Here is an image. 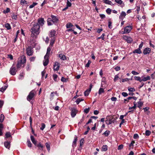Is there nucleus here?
Instances as JSON below:
<instances>
[{"label":"nucleus","mask_w":155,"mask_h":155,"mask_svg":"<svg viewBox=\"0 0 155 155\" xmlns=\"http://www.w3.org/2000/svg\"><path fill=\"white\" fill-rule=\"evenodd\" d=\"M110 132L108 130H107L103 134L105 136L107 137L110 134Z\"/></svg>","instance_id":"obj_32"},{"label":"nucleus","mask_w":155,"mask_h":155,"mask_svg":"<svg viewBox=\"0 0 155 155\" xmlns=\"http://www.w3.org/2000/svg\"><path fill=\"white\" fill-rule=\"evenodd\" d=\"M128 90L129 91L134 92L135 91V90L134 88H130L128 89Z\"/></svg>","instance_id":"obj_56"},{"label":"nucleus","mask_w":155,"mask_h":155,"mask_svg":"<svg viewBox=\"0 0 155 155\" xmlns=\"http://www.w3.org/2000/svg\"><path fill=\"white\" fill-rule=\"evenodd\" d=\"M134 78L135 80L139 81L140 82H141L142 81L141 78L140 77L134 76Z\"/></svg>","instance_id":"obj_33"},{"label":"nucleus","mask_w":155,"mask_h":155,"mask_svg":"<svg viewBox=\"0 0 155 155\" xmlns=\"http://www.w3.org/2000/svg\"><path fill=\"white\" fill-rule=\"evenodd\" d=\"M151 134V132L149 130H146L145 131V135L146 136H149Z\"/></svg>","instance_id":"obj_47"},{"label":"nucleus","mask_w":155,"mask_h":155,"mask_svg":"<svg viewBox=\"0 0 155 155\" xmlns=\"http://www.w3.org/2000/svg\"><path fill=\"white\" fill-rule=\"evenodd\" d=\"M77 113V110H76L74 109H72L71 112V117H74L76 115Z\"/></svg>","instance_id":"obj_18"},{"label":"nucleus","mask_w":155,"mask_h":155,"mask_svg":"<svg viewBox=\"0 0 155 155\" xmlns=\"http://www.w3.org/2000/svg\"><path fill=\"white\" fill-rule=\"evenodd\" d=\"M150 77L149 76H147L146 77H143L142 79H141L142 81H145L147 80H150Z\"/></svg>","instance_id":"obj_30"},{"label":"nucleus","mask_w":155,"mask_h":155,"mask_svg":"<svg viewBox=\"0 0 155 155\" xmlns=\"http://www.w3.org/2000/svg\"><path fill=\"white\" fill-rule=\"evenodd\" d=\"M7 87V85L3 87H2L1 88V90H0L1 91L3 92L5 91V90Z\"/></svg>","instance_id":"obj_53"},{"label":"nucleus","mask_w":155,"mask_h":155,"mask_svg":"<svg viewBox=\"0 0 155 155\" xmlns=\"http://www.w3.org/2000/svg\"><path fill=\"white\" fill-rule=\"evenodd\" d=\"M6 141L4 142V146L5 147L8 149H9L10 147V140H6Z\"/></svg>","instance_id":"obj_12"},{"label":"nucleus","mask_w":155,"mask_h":155,"mask_svg":"<svg viewBox=\"0 0 155 155\" xmlns=\"http://www.w3.org/2000/svg\"><path fill=\"white\" fill-rule=\"evenodd\" d=\"M36 145L38 148L39 149L41 150H43L44 147L40 143H39L37 145L36 144Z\"/></svg>","instance_id":"obj_28"},{"label":"nucleus","mask_w":155,"mask_h":155,"mask_svg":"<svg viewBox=\"0 0 155 155\" xmlns=\"http://www.w3.org/2000/svg\"><path fill=\"white\" fill-rule=\"evenodd\" d=\"M31 36L34 39H35L37 38L40 32V31L34 29L32 28L31 29Z\"/></svg>","instance_id":"obj_2"},{"label":"nucleus","mask_w":155,"mask_h":155,"mask_svg":"<svg viewBox=\"0 0 155 155\" xmlns=\"http://www.w3.org/2000/svg\"><path fill=\"white\" fill-rule=\"evenodd\" d=\"M143 104V103L142 102L139 101L137 103V107L139 108H140V107L142 106Z\"/></svg>","instance_id":"obj_37"},{"label":"nucleus","mask_w":155,"mask_h":155,"mask_svg":"<svg viewBox=\"0 0 155 155\" xmlns=\"http://www.w3.org/2000/svg\"><path fill=\"white\" fill-rule=\"evenodd\" d=\"M151 49L149 48H145L143 51V53L144 54L146 55L149 54L150 52Z\"/></svg>","instance_id":"obj_17"},{"label":"nucleus","mask_w":155,"mask_h":155,"mask_svg":"<svg viewBox=\"0 0 155 155\" xmlns=\"http://www.w3.org/2000/svg\"><path fill=\"white\" fill-rule=\"evenodd\" d=\"M60 67V63L58 62H55L54 65V71H58Z\"/></svg>","instance_id":"obj_10"},{"label":"nucleus","mask_w":155,"mask_h":155,"mask_svg":"<svg viewBox=\"0 0 155 155\" xmlns=\"http://www.w3.org/2000/svg\"><path fill=\"white\" fill-rule=\"evenodd\" d=\"M107 150V146L105 145H103L102 147V151H105Z\"/></svg>","instance_id":"obj_35"},{"label":"nucleus","mask_w":155,"mask_h":155,"mask_svg":"<svg viewBox=\"0 0 155 155\" xmlns=\"http://www.w3.org/2000/svg\"><path fill=\"white\" fill-rule=\"evenodd\" d=\"M104 92V89L103 88H101L98 91V94L100 95Z\"/></svg>","instance_id":"obj_42"},{"label":"nucleus","mask_w":155,"mask_h":155,"mask_svg":"<svg viewBox=\"0 0 155 155\" xmlns=\"http://www.w3.org/2000/svg\"><path fill=\"white\" fill-rule=\"evenodd\" d=\"M131 73L134 75H137L139 74V73L134 71H133L131 72Z\"/></svg>","instance_id":"obj_58"},{"label":"nucleus","mask_w":155,"mask_h":155,"mask_svg":"<svg viewBox=\"0 0 155 155\" xmlns=\"http://www.w3.org/2000/svg\"><path fill=\"white\" fill-rule=\"evenodd\" d=\"M58 78V75L56 74L53 75V78L54 80L55 81H57V78Z\"/></svg>","instance_id":"obj_52"},{"label":"nucleus","mask_w":155,"mask_h":155,"mask_svg":"<svg viewBox=\"0 0 155 155\" xmlns=\"http://www.w3.org/2000/svg\"><path fill=\"white\" fill-rule=\"evenodd\" d=\"M90 110V108L88 107L87 108H86L84 110V112L86 114H87Z\"/></svg>","instance_id":"obj_57"},{"label":"nucleus","mask_w":155,"mask_h":155,"mask_svg":"<svg viewBox=\"0 0 155 155\" xmlns=\"http://www.w3.org/2000/svg\"><path fill=\"white\" fill-rule=\"evenodd\" d=\"M27 145L28 147H31L32 144L29 140H27Z\"/></svg>","instance_id":"obj_51"},{"label":"nucleus","mask_w":155,"mask_h":155,"mask_svg":"<svg viewBox=\"0 0 155 155\" xmlns=\"http://www.w3.org/2000/svg\"><path fill=\"white\" fill-rule=\"evenodd\" d=\"M104 2L106 4H107L110 5H113L112 2L109 0H104Z\"/></svg>","instance_id":"obj_29"},{"label":"nucleus","mask_w":155,"mask_h":155,"mask_svg":"<svg viewBox=\"0 0 155 155\" xmlns=\"http://www.w3.org/2000/svg\"><path fill=\"white\" fill-rule=\"evenodd\" d=\"M5 27L7 28L8 30L11 29V26L8 23H6L5 25Z\"/></svg>","instance_id":"obj_41"},{"label":"nucleus","mask_w":155,"mask_h":155,"mask_svg":"<svg viewBox=\"0 0 155 155\" xmlns=\"http://www.w3.org/2000/svg\"><path fill=\"white\" fill-rule=\"evenodd\" d=\"M133 53H137L138 54H140L142 53L141 49H139V48H137L135 50L133 51Z\"/></svg>","instance_id":"obj_27"},{"label":"nucleus","mask_w":155,"mask_h":155,"mask_svg":"<svg viewBox=\"0 0 155 155\" xmlns=\"http://www.w3.org/2000/svg\"><path fill=\"white\" fill-rule=\"evenodd\" d=\"M135 106H133L132 107H130L129 108V110H130L128 112H132L133 113V109H135Z\"/></svg>","instance_id":"obj_40"},{"label":"nucleus","mask_w":155,"mask_h":155,"mask_svg":"<svg viewBox=\"0 0 155 155\" xmlns=\"http://www.w3.org/2000/svg\"><path fill=\"white\" fill-rule=\"evenodd\" d=\"M30 137H31V141L33 143V144H34L35 145H36V143H37V141H36L35 140V139L34 137L33 136L31 135V136Z\"/></svg>","instance_id":"obj_24"},{"label":"nucleus","mask_w":155,"mask_h":155,"mask_svg":"<svg viewBox=\"0 0 155 155\" xmlns=\"http://www.w3.org/2000/svg\"><path fill=\"white\" fill-rule=\"evenodd\" d=\"M134 139H136L139 138V136L137 134H135L134 136Z\"/></svg>","instance_id":"obj_64"},{"label":"nucleus","mask_w":155,"mask_h":155,"mask_svg":"<svg viewBox=\"0 0 155 155\" xmlns=\"http://www.w3.org/2000/svg\"><path fill=\"white\" fill-rule=\"evenodd\" d=\"M126 15V13L125 12L122 11L120 13V15L119 17V19L123 20L124 18L125 17Z\"/></svg>","instance_id":"obj_20"},{"label":"nucleus","mask_w":155,"mask_h":155,"mask_svg":"<svg viewBox=\"0 0 155 155\" xmlns=\"http://www.w3.org/2000/svg\"><path fill=\"white\" fill-rule=\"evenodd\" d=\"M10 11V8H7L6 10H4L3 13L4 14H6V13H7L9 12Z\"/></svg>","instance_id":"obj_46"},{"label":"nucleus","mask_w":155,"mask_h":155,"mask_svg":"<svg viewBox=\"0 0 155 155\" xmlns=\"http://www.w3.org/2000/svg\"><path fill=\"white\" fill-rule=\"evenodd\" d=\"M47 22L48 25H52L54 23L51 17L48 18V19Z\"/></svg>","instance_id":"obj_21"},{"label":"nucleus","mask_w":155,"mask_h":155,"mask_svg":"<svg viewBox=\"0 0 155 155\" xmlns=\"http://www.w3.org/2000/svg\"><path fill=\"white\" fill-rule=\"evenodd\" d=\"M121 94L124 97H127L128 95V94L127 93L125 92L122 93Z\"/></svg>","instance_id":"obj_61"},{"label":"nucleus","mask_w":155,"mask_h":155,"mask_svg":"<svg viewBox=\"0 0 155 155\" xmlns=\"http://www.w3.org/2000/svg\"><path fill=\"white\" fill-rule=\"evenodd\" d=\"M73 26V25L70 23H68L67 24L66 26L67 28H69Z\"/></svg>","instance_id":"obj_39"},{"label":"nucleus","mask_w":155,"mask_h":155,"mask_svg":"<svg viewBox=\"0 0 155 155\" xmlns=\"http://www.w3.org/2000/svg\"><path fill=\"white\" fill-rule=\"evenodd\" d=\"M114 69L116 71H118L120 69V67L117 66Z\"/></svg>","instance_id":"obj_62"},{"label":"nucleus","mask_w":155,"mask_h":155,"mask_svg":"<svg viewBox=\"0 0 155 155\" xmlns=\"http://www.w3.org/2000/svg\"><path fill=\"white\" fill-rule=\"evenodd\" d=\"M31 36L34 39H35L37 38L40 32V31L34 29L32 28L31 29Z\"/></svg>","instance_id":"obj_3"},{"label":"nucleus","mask_w":155,"mask_h":155,"mask_svg":"<svg viewBox=\"0 0 155 155\" xmlns=\"http://www.w3.org/2000/svg\"><path fill=\"white\" fill-rule=\"evenodd\" d=\"M26 62L25 56L22 55L20 58H19L17 65V68L18 69L21 66L22 64H24Z\"/></svg>","instance_id":"obj_1"},{"label":"nucleus","mask_w":155,"mask_h":155,"mask_svg":"<svg viewBox=\"0 0 155 155\" xmlns=\"http://www.w3.org/2000/svg\"><path fill=\"white\" fill-rule=\"evenodd\" d=\"M116 2L118 4L121 5L123 3V1L121 0H115Z\"/></svg>","instance_id":"obj_49"},{"label":"nucleus","mask_w":155,"mask_h":155,"mask_svg":"<svg viewBox=\"0 0 155 155\" xmlns=\"http://www.w3.org/2000/svg\"><path fill=\"white\" fill-rule=\"evenodd\" d=\"M26 54L29 56L32 55L33 53V48L31 46H28L26 49Z\"/></svg>","instance_id":"obj_5"},{"label":"nucleus","mask_w":155,"mask_h":155,"mask_svg":"<svg viewBox=\"0 0 155 155\" xmlns=\"http://www.w3.org/2000/svg\"><path fill=\"white\" fill-rule=\"evenodd\" d=\"M16 72L17 70L16 69L15 67L12 65L10 69V73L12 75H14L16 74Z\"/></svg>","instance_id":"obj_7"},{"label":"nucleus","mask_w":155,"mask_h":155,"mask_svg":"<svg viewBox=\"0 0 155 155\" xmlns=\"http://www.w3.org/2000/svg\"><path fill=\"white\" fill-rule=\"evenodd\" d=\"M48 0H44L43 2V3L41 4V6L42 7L45 4H47V1Z\"/></svg>","instance_id":"obj_60"},{"label":"nucleus","mask_w":155,"mask_h":155,"mask_svg":"<svg viewBox=\"0 0 155 155\" xmlns=\"http://www.w3.org/2000/svg\"><path fill=\"white\" fill-rule=\"evenodd\" d=\"M91 91V88H90L88 89H87L84 92V95L85 96H87L90 93Z\"/></svg>","instance_id":"obj_26"},{"label":"nucleus","mask_w":155,"mask_h":155,"mask_svg":"<svg viewBox=\"0 0 155 155\" xmlns=\"http://www.w3.org/2000/svg\"><path fill=\"white\" fill-rule=\"evenodd\" d=\"M51 17L52 18L53 21L54 23H57L59 21V18L58 17L56 16L51 15Z\"/></svg>","instance_id":"obj_11"},{"label":"nucleus","mask_w":155,"mask_h":155,"mask_svg":"<svg viewBox=\"0 0 155 155\" xmlns=\"http://www.w3.org/2000/svg\"><path fill=\"white\" fill-rule=\"evenodd\" d=\"M91 62L90 60H88V62L85 66V67H88L89 66L90 64L91 63Z\"/></svg>","instance_id":"obj_55"},{"label":"nucleus","mask_w":155,"mask_h":155,"mask_svg":"<svg viewBox=\"0 0 155 155\" xmlns=\"http://www.w3.org/2000/svg\"><path fill=\"white\" fill-rule=\"evenodd\" d=\"M58 57L62 60H66V57L62 54H59Z\"/></svg>","instance_id":"obj_22"},{"label":"nucleus","mask_w":155,"mask_h":155,"mask_svg":"<svg viewBox=\"0 0 155 155\" xmlns=\"http://www.w3.org/2000/svg\"><path fill=\"white\" fill-rule=\"evenodd\" d=\"M38 4L36 2H34L31 5L29 6V8H33L36 5Z\"/></svg>","instance_id":"obj_45"},{"label":"nucleus","mask_w":155,"mask_h":155,"mask_svg":"<svg viewBox=\"0 0 155 155\" xmlns=\"http://www.w3.org/2000/svg\"><path fill=\"white\" fill-rule=\"evenodd\" d=\"M21 5H25L27 4V2L25 0H21Z\"/></svg>","instance_id":"obj_43"},{"label":"nucleus","mask_w":155,"mask_h":155,"mask_svg":"<svg viewBox=\"0 0 155 155\" xmlns=\"http://www.w3.org/2000/svg\"><path fill=\"white\" fill-rule=\"evenodd\" d=\"M51 50V48L50 47H48L47 49L46 54L44 56V58L49 57Z\"/></svg>","instance_id":"obj_15"},{"label":"nucleus","mask_w":155,"mask_h":155,"mask_svg":"<svg viewBox=\"0 0 155 155\" xmlns=\"http://www.w3.org/2000/svg\"><path fill=\"white\" fill-rule=\"evenodd\" d=\"M56 34V31L54 30H51L50 32L49 36L51 38H54V36Z\"/></svg>","instance_id":"obj_13"},{"label":"nucleus","mask_w":155,"mask_h":155,"mask_svg":"<svg viewBox=\"0 0 155 155\" xmlns=\"http://www.w3.org/2000/svg\"><path fill=\"white\" fill-rule=\"evenodd\" d=\"M45 22V21L43 18H40L38 19V22L36 24H38L40 26V27L41 26V27L44 24Z\"/></svg>","instance_id":"obj_8"},{"label":"nucleus","mask_w":155,"mask_h":155,"mask_svg":"<svg viewBox=\"0 0 155 155\" xmlns=\"http://www.w3.org/2000/svg\"><path fill=\"white\" fill-rule=\"evenodd\" d=\"M55 40V38H51V39L50 46H53Z\"/></svg>","instance_id":"obj_31"},{"label":"nucleus","mask_w":155,"mask_h":155,"mask_svg":"<svg viewBox=\"0 0 155 155\" xmlns=\"http://www.w3.org/2000/svg\"><path fill=\"white\" fill-rule=\"evenodd\" d=\"M119 78L118 74H117L115 76L114 78V82H116Z\"/></svg>","instance_id":"obj_54"},{"label":"nucleus","mask_w":155,"mask_h":155,"mask_svg":"<svg viewBox=\"0 0 155 155\" xmlns=\"http://www.w3.org/2000/svg\"><path fill=\"white\" fill-rule=\"evenodd\" d=\"M132 26L130 25L127 26L124 28V33H129L132 29Z\"/></svg>","instance_id":"obj_6"},{"label":"nucleus","mask_w":155,"mask_h":155,"mask_svg":"<svg viewBox=\"0 0 155 155\" xmlns=\"http://www.w3.org/2000/svg\"><path fill=\"white\" fill-rule=\"evenodd\" d=\"M48 57L47 58H45V61H43V65L44 66H47L49 62Z\"/></svg>","instance_id":"obj_25"},{"label":"nucleus","mask_w":155,"mask_h":155,"mask_svg":"<svg viewBox=\"0 0 155 155\" xmlns=\"http://www.w3.org/2000/svg\"><path fill=\"white\" fill-rule=\"evenodd\" d=\"M5 118V117L3 114H1L0 117V122L2 123L3 121Z\"/></svg>","instance_id":"obj_34"},{"label":"nucleus","mask_w":155,"mask_h":155,"mask_svg":"<svg viewBox=\"0 0 155 155\" xmlns=\"http://www.w3.org/2000/svg\"><path fill=\"white\" fill-rule=\"evenodd\" d=\"M45 146L47 148V149L48 151H49L50 150V144L48 143H45Z\"/></svg>","instance_id":"obj_36"},{"label":"nucleus","mask_w":155,"mask_h":155,"mask_svg":"<svg viewBox=\"0 0 155 155\" xmlns=\"http://www.w3.org/2000/svg\"><path fill=\"white\" fill-rule=\"evenodd\" d=\"M105 35V33H103L101 36L100 37H99L97 38V39H100L101 38L102 40H104V36Z\"/></svg>","instance_id":"obj_48"},{"label":"nucleus","mask_w":155,"mask_h":155,"mask_svg":"<svg viewBox=\"0 0 155 155\" xmlns=\"http://www.w3.org/2000/svg\"><path fill=\"white\" fill-rule=\"evenodd\" d=\"M40 26L38 24H35L33 25V26L31 28L40 31Z\"/></svg>","instance_id":"obj_16"},{"label":"nucleus","mask_w":155,"mask_h":155,"mask_svg":"<svg viewBox=\"0 0 155 155\" xmlns=\"http://www.w3.org/2000/svg\"><path fill=\"white\" fill-rule=\"evenodd\" d=\"M45 124L44 123H42L41 124V127L40 128V130H43L45 128Z\"/></svg>","instance_id":"obj_44"},{"label":"nucleus","mask_w":155,"mask_h":155,"mask_svg":"<svg viewBox=\"0 0 155 155\" xmlns=\"http://www.w3.org/2000/svg\"><path fill=\"white\" fill-rule=\"evenodd\" d=\"M71 4L68 0H67V6L68 7H71Z\"/></svg>","instance_id":"obj_59"},{"label":"nucleus","mask_w":155,"mask_h":155,"mask_svg":"<svg viewBox=\"0 0 155 155\" xmlns=\"http://www.w3.org/2000/svg\"><path fill=\"white\" fill-rule=\"evenodd\" d=\"M106 12L109 15L110 14L111 12V10L109 8L107 9L106 10Z\"/></svg>","instance_id":"obj_50"},{"label":"nucleus","mask_w":155,"mask_h":155,"mask_svg":"<svg viewBox=\"0 0 155 155\" xmlns=\"http://www.w3.org/2000/svg\"><path fill=\"white\" fill-rule=\"evenodd\" d=\"M108 27L110 28H112V22L111 21L108 22Z\"/></svg>","instance_id":"obj_63"},{"label":"nucleus","mask_w":155,"mask_h":155,"mask_svg":"<svg viewBox=\"0 0 155 155\" xmlns=\"http://www.w3.org/2000/svg\"><path fill=\"white\" fill-rule=\"evenodd\" d=\"M84 101V99H83L81 98H78L77 99V100L76 101L77 104H78L80 102H81V101Z\"/></svg>","instance_id":"obj_38"},{"label":"nucleus","mask_w":155,"mask_h":155,"mask_svg":"<svg viewBox=\"0 0 155 155\" xmlns=\"http://www.w3.org/2000/svg\"><path fill=\"white\" fill-rule=\"evenodd\" d=\"M36 94V92L35 90H32L29 93V94L27 97V100L29 101L32 100Z\"/></svg>","instance_id":"obj_4"},{"label":"nucleus","mask_w":155,"mask_h":155,"mask_svg":"<svg viewBox=\"0 0 155 155\" xmlns=\"http://www.w3.org/2000/svg\"><path fill=\"white\" fill-rule=\"evenodd\" d=\"M115 119L112 118L111 119H110L109 120H106V122L107 124L108 125L112 123H114L115 121Z\"/></svg>","instance_id":"obj_19"},{"label":"nucleus","mask_w":155,"mask_h":155,"mask_svg":"<svg viewBox=\"0 0 155 155\" xmlns=\"http://www.w3.org/2000/svg\"><path fill=\"white\" fill-rule=\"evenodd\" d=\"M5 139L6 140H8L11 141L12 139V137L11 136L10 132H7L5 135Z\"/></svg>","instance_id":"obj_9"},{"label":"nucleus","mask_w":155,"mask_h":155,"mask_svg":"<svg viewBox=\"0 0 155 155\" xmlns=\"http://www.w3.org/2000/svg\"><path fill=\"white\" fill-rule=\"evenodd\" d=\"M123 38L124 40H126L128 43H131L132 41V39L130 37L126 36H123Z\"/></svg>","instance_id":"obj_14"},{"label":"nucleus","mask_w":155,"mask_h":155,"mask_svg":"<svg viewBox=\"0 0 155 155\" xmlns=\"http://www.w3.org/2000/svg\"><path fill=\"white\" fill-rule=\"evenodd\" d=\"M77 140V138L76 136L74 137V140L72 143V146L73 147H74L76 146V143Z\"/></svg>","instance_id":"obj_23"}]
</instances>
